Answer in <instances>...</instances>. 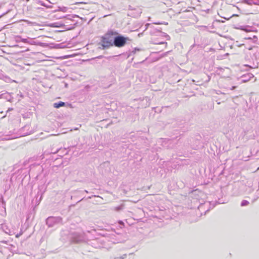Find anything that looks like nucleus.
<instances>
[{
  "instance_id": "nucleus-3",
  "label": "nucleus",
  "mask_w": 259,
  "mask_h": 259,
  "mask_svg": "<svg viewBox=\"0 0 259 259\" xmlns=\"http://www.w3.org/2000/svg\"><path fill=\"white\" fill-rule=\"evenodd\" d=\"M128 38H125L122 36H113V45L117 47H123L126 43Z\"/></svg>"
},
{
  "instance_id": "nucleus-4",
  "label": "nucleus",
  "mask_w": 259,
  "mask_h": 259,
  "mask_svg": "<svg viewBox=\"0 0 259 259\" xmlns=\"http://www.w3.org/2000/svg\"><path fill=\"white\" fill-rule=\"evenodd\" d=\"M62 219L60 217H49L46 220V224L49 227H53L54 225L62 222Z\"/></svg>"
},
{
  "instance_id": "nucleus-15",
  "label": "nucleus",
  "mask_w": 259,
  "mask_h": 259,
  "mask_svg": "<svg viewBox=\"0 0 259 259\" xmlns=\"http://www.w3.org/2000/svg\"><path fill=\"white\" fill-rule=\"evenodd\" d=\"M118 223H119V224H120V225H124V223H123V222L122 221H119L118 222Z\"/></svg>"
},
{
  "instance_id": "nucleus-16",
  "label": "nucleus",
  "mask_w": 259,
  "mask_h": 259,
  "mask_svg": "<svg viewBox=\"0 0 259 259\" xmlns=\"http://www.w3.org/2000/svg\"><path fill=\"white\" fill-rule=\"evenodd\" d=\"M149 25H150V24H149V23H147V24H146V25H145V26H146V28H145V29H147Z\"/></svg>"
},
{
  "instance_id": "nucleus-25",
  "label": "nucleus",
  "mask_w": 259,
  "mask_h": 259,
  "mask_svg": "<svg viewBox=\"0 0 259 259\" xmlns=\"http://www.w3.org/2000/svg\"><path fill=\"white\" fill-rule=\"evenodd\" d=\"M85 192L86 193H88V191H87V190H85Z\"/></svg>"
},
{
  "instance_id": "nucleus-21",
  "label": "nucleus",
  "mask_w": 259,
  "mask_h": 259,
  "mask_svg": "<svg viewBox=\"0 0 259 259\" xmlns=\"http://www.w3.org/2000/svg\"><path fill=\"white\" fill-rule=\"evenodd\" d=\"M4 15H5V14H2V15H0V18H1L2 17H3Z\"/></svg>"
},
{
  "instance_id": "nucleus-6",
  "label": "nucleus",
  "mask_w": 259,
  "mask_h": 259,
  "mask_svg": "<svg viewBox=\"0 0 259 259\" xmlns=\"http://www.w3.org/2000/svg\"><path fill=\"white\" fill-rule=\"evenodd\" d=\"M71 238L73 239L74 242H79L81 241L82 238H83L82 235L78 233H74L71 234Z\"/></svg>"
},
{
  "instance_id": "nucleus-9",
  "label": "nucleus",
  "mask_w": 259,
  "mask_h": 259,
  "mask_svg": "<svg viewBox=\"0 0 259 259\" xmlns=\"http://www.w3.org/2000/svg\"><path fill=\"white\" fill-rule=\"evenodd\" d=\"M21 41L24 42V43H27V44H31V45H35V43L34 42H30L26 38H21Z\"/></svg>"
},
{
  "instance_id": "nucleus-7",
  "label": "nucleus",
  "mask_w": 259,
  "mask_h": 259,
  "mask_svg": "<svg viewBox=\"0 0 259 259\" xmlns=\"http://www.w3.org/2000/svg\"><path fill=\"white\" fill-rule=\"evenodd\" d=\"M65 103L63 102H59L58 103H55L54 104V107L56 108H59L61 107L64 106Z\"/></svg>"
},
{
  "instance_id": "nucleus-23",
  "label": "nucleus",
  "mask_w": 259,
  "mask_h": 259,
  "mask_svg": "<svg viewBox=\"0 0 259 259\" xmlns=\"http://www.w3.org/2000/svg\"><path fill=\"white\" fill-rule=\"evenodd\" d=\"M3 243H7V241H3Z\"/></svg>"
},
{
  "instance_id": "nucleus-22",
  "label": "nucleus",
  "mask_w": 259,
  "mask_h": 259,
  "mask_svg": "<svg viewBox=\"0 0 259 259\" xmlns=\"http://www.w3.org/2000/svg\"><path fill=\"white\" fill-rule=\"evenodd\" d=\"M13 110V109H12V108H9V109H8V111H11V110Z\"/></svg>"
},
{
  "instance_id": "nucleus-1",
  "label": "nucleus",
  "mask_w": 259,
  "mask_h": 259,
  "mask_svg": "<svg viewBox=\"0 0 259 259\" xmlns=\"http://www.w3.org/2000/svg\"><path fill=\"white\" fill-rule=\"evenodd\" d=\"M102 49L108 48L113 45V34L112 32H108L102 37L100 43Z\"/></svg>"
},
{
  "instance_id": "nucleus-14",
  "label": "nucleus",
  "mask_w": 259,
  "mask_h": 259,
  "mask_svg": "<svg viewBox=\"0 0 259 259\" xmlns=\"http://www.w3.org/2000/svg\"><path fill=\"white\" fill-rule=\"evenodd\" d=\"M126 257V254L123 255V256L119 257H116L114 259H124Z\"/></svg>"
},
{
  "instance_id": "nucleus-10",
  "label": "nucleus",
  "mask_w": 259,
  "mask_h": 259,
  "mask_svg": "<svg viewBox=\"0 0 259 259\" xmlns=\"http://www.w3.org/2000/svg\"><path fill=\"white\" fill-rule=\"evenodd\" d=\"M151 28L152 29L151 31H150V33L151 34H155L156 32H159L160 31L157 29V28H154V27H151Z\"/></svg>"
},
{
  "instance_id": "nucleus-18",
  "label": "nucleus",
  "mask_w": 259,
  "mask_h": 259,
  "mask_svg": "<svg viewBox=\"0 0 259 259\" xmlns=\"http://www.w3.org/2000/svg\"><path fill=\"white\" fill-rule=\"evenodd\" d=\"M157 44H167V43L166 42H159Z\"/></svg>"
},
{
  "instance_id": "nucleus-5",
  "label": "nucleus",
  "mask_w": 259,
  "mask_h": 259,
  "mask_svg": "<svg viewBox=\"0 0 259 259\" xmlns=\"http://www.w3.org/2000/svg\"><path fill=\"white\" fill-rule=\"evenodd\" d=\"M131 14L134 17H138L142 13V10L140 8L131 9Z\"/></svg>"
},
{
  "instance_id": "nucleus-13",
  "label": "nucleus",
  "mask_w": 259,
  "mask_h": 259,
  "mask_svg": "<svg viewBox=\"0 0 259 259\" xmlns=\"http://www.w3.org/2000/svg\"><path fill=\"white\" fill-rule=\"evenodd\" d=\"M249 204V202L247 200H243L241 202V205L242 206H246Z\"/></svg>"
},
{
  "instance_id": "nucleus-20",
  "label": "nucleus",
  "mask_w": 259,
  "mask_h": 259,
  "mask_svg": "<svg viewBox=\"0 0 259 259\" xmlns=\"http://www.w3.org/2000/svg\"><path fill=\"white\" fill-rule=\"evenodd\" d=\"M165 36L168 38V39H169V35H166Z\"/></svg>"
},
{
  "instance_id": "nucleus-17",
  "label": "nucleus",
  "mask_w": 259,
  "mask_h": 259,
  "mask_svg": "<svg viewBox=\"0 0 259 259\" xmlns=\"http://www.w3.org/2000/svg\"><path fill=\"white\" fill-rule=\"evenodd\" d=\"M236 88V86H233L231 88V90H233L234 89H235Z\"/></svg>"
},
{
  "instance_id": "nucleus-12",
  "label": "nucleus",
  "mask_w": 259,
  "mask_h": 259,
  "mask_svg": "<svg viewBox=\"0 0 259 259\" xmlns=\"http://www.w3.org/2000/svg\"><path fill=\"white\" fill-rule=\"evenodd\" d=\"M13 245L12 244H10L9 247V249L12 252H17V251L16 250H14L13 249Z\"/></svg>"
},
{
  "instance_id": "nucleus-24",
  "label": "nucleus",
  "mask_w": 259,
  "mask_h": 259,
  "mask_svg": "<svg viewBox=\"0 0 259 259\" xmlns=\"http://www.w3.org/2000/svg\"><path fill=\"white\" fill-rule=\"evenodd\" d=\"M74 130H78V128H75Z\"/></svg>"
},
{
  "instance_id": "nucleus-8",
  "label": "nucleus",
  "mask_w": 259,
  "mask_h": 259,
  "mask_svg": "<svg viewBox=\"0 0 259 259\" xmlns=\"http://www.w3.org/2000/svg\"><path fill=\"white\" fill-rule=\"evenodd\" d=\"M243 2L249 5H256V3L253 0H243Z\"/></svg>"
},
{
  "instance_id": "nucleus-26",
  "label": "nucleus",
  "mask_w": 259,
  "mask_h": 259,
  "mask_svg": "<svg viewBox=\"0 0 259 259\" xmlns=\"http://www.w3.org/2000/svg\"><path fill=\"white\" fill-rule=\"evenodd\" d=\"M27 2H28L29 0H26Z\"/></svg>"
},
{
  "instance_id": "nucleus-2",
  "label": "nucleus",
  "mask_w": 259,
  "mask_h": 259,
  "mask_svg": "<svg viewBox=\"0 0 259 259\" xmlns=\"http://www.w3.org/2000/svg\"><path fill=\"white\" fill-rule=\"evenodd\" d=\"M10 226H9L8 225L6 224H3L2 225V229L7 234H9L10 235H15V237L18 238L19 237L21 234L22 233H20L19 234L17 233L16 232V228H12L11 229L10 228Z\"/></svg>"
},
{
  "instance_id": "nucleus-19",
  "label": "nucleus",
  "mask_w": 259,
  "mask_h": 259,
  "mask_svg": "<svg viewBox=\"0 0 259 259\" xmlns=\"http://www.w3.org/2000/svg\"><path fill=\"white\" fill-rule=\"evenodd\" d=\"M154 24H162V23H154Z\"/></svg>"
},
{
  "instance_id": "nucleus-11",
  "label": "nucleus",
  "mask_w": 259,
  "mask_h": 259,
  "mask_svg": "<svg viewBox=\"0 0 259 259\" xmlns=\"http://www.w3.org/2000/svg\"><path fill=\"white\" fill-rule=\"evenodd\" d=\"M123 206H124V204H122L120 205V206L116 207L114 208V209H115V210L118 211L122 209L123 208Z\"/></svg>"
}]
</instances>
